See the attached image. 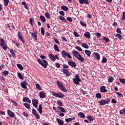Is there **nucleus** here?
<instances>
[{"label": "nucleus", "instance_id": "obj_17", "mask_svg": "<svg viewBox=\"0 0 125 125\" xmlns=\"http://www.w3.org/2000/svg\"><path fill=\"white\" fill-rule=\"evenodd\" d=\"M84 37L85 38H86V39H90L91 36L90 35V33L89 32H86L84 33L83 35Z\"/></svg>", "mask_w": 125, "mask_h": 125}, {"label": "nucleus", "instance_id": "obj_42", "mask_svg": "<svg viewBox=\"0 0 125 125\" xmlns=\"http://www.w3.org/2000/svg\"><path fill=\"white\" fill-rule=\"evenodd\" d=\"M18 76L21 80H24V77H23V75H22V74H21V73H19L18 74Z\"/></svg>", "mask_w": 125, "mask_h": 125}, {"label": "nucleus", "instance_id": "obj_38", "mask_svg": "<svg viewBox=\"0 0 125 125\" xmlns=\"http://www.w3.org/2000/svg\"><path fill=\"white\" fill-rule=\"evenodd\" d=\"M82 46L84 48L88 49L89 46L87 44H85V43H83L82 44Z\"/></svg>", "mask_w": 125, "mask_h": 125}, {"label": "nucleus", "instance_id": "obj_26", "mask_svg": "<svg viewBox=\"0 0 125 125\" xmlns=\"http://www.w3.org/2000/svg\"><path fill=\"white\" fill-rule=\"evenodd\" d=\"M121 34L117 33L115 35L116 38H117V39H118V40H119L120 41H122V39L123 38V36Z\"/></svg>", "mask_w": 125, "mask_h": 125}, {"label": "nucleus", "instance_id": "obj_55", "mask_svg": "<svg viewBox=\"0 0 125 125\" xmlns=\"http://www.w3.org/2000/svg\"><path fill=\"white\" fill-rule=\"evenodd\" d=\"M102 62V63H106V62H107V59H106L105 57H103Z\"/></svg>", "mask_w": 125, "mask_h": 125}, {"label": "nucleus", "instance_id": "obj_60", "mask_svg": "<svg viewBox=\"0 0 125 125\" xmlns=\"http://www.w3.org/2000/svg\"><path fill=\"white\" fill-rule=\"evenodd\" d=\"M32 114H33V115L37 114V111H36L35 109H33L32 110Z\"/></svg>", "mask_w": 125, "mask_h": 125}, {"label": "nucleus", "instance_id": "obj_46", "mask_svg": "<svg viewBox=\"0 0 125 125\" xmlns=\"http://www.w3.org/2000/svg\"><path fill=\"white\" fill-rule=\"evenodd\" d=\"M36 86L37 89H38L39 90H42V87L40 85H39V83H36Z\"/></svg>", "mask_w": 125, "mask_h": 125}, {"label": "nucleus", "instance_id": "obj_57", "mask_svg": "<svg viewBox=\"0 0 125 125\" xmlns=\"http://www.w3.org/2000/svg\"><path fill=\"white\" fill-rule=\"evenodd\" d=\"M95 35L98 37V38H101V34H100V33H98V32H96L95 33Z\"/></svg>", "mask_w": 125, "mask_h": 125}, {"label": "nucleus", "instance_id": "obj_61", "mask_svg": "<svg viewBox=\"0 0 125 125\" xmlns=\"http://www.w3.org/2000/svg\"><path fill=\"white\" fill-rule=\"evenodd\" d=\"M32 114H33V115L37 114V111H36L35 109H33L32 110Z\"/></svg>", "mask_w": 125, "mask_h": 125}, {"label": "nucleus", "instance_id": "obj_49", "mask_svg": "<svg viewBox=\"0 0 125 125\" xmlns=\"http://www.w3.org/2000/svg\"><path fill=\"white\" fill-rule=\"evenodd\" d=\"M119 80L120 83H124V84H125V79L119 78Z\"/></svg>", "mask_w": 125, "mask_h": 125}, {"label": "nucleus", "instance_id": "obj_27", "mask_svg": "<svg viewBox=\"0 0 125 125\" xmlns=\"http://www.w3.org/2000/svg\"><path fill=\"white\" fill-rule=\"evenodd\" d=\"M10 52L13 57L14 58L16 57V54H15V50H13L12 49L10 50Z\"/></svg>", "mask_w": 125, "mask_h": 125}, {"label": "nucleus", "instance_id": "obj_8", "mask_svg": "<svg viewBox=\"0 0 125 125\" xmlns=\"http://www.w3.org/2000/svg\"><path fill=\"white\" fill-rule=\"evenodd\" d=\"M27 85H28V83H27V80H25L21 83V86L22 88L24 89H27Z\"/></svg>", "mask_w": 125, "mask_h": 125}, {"label": "nucleus", "instance_id": "obj_48", "mask_svg": "<svg viewBox=\"0 0 125 125\" xmlns=\"http://www.w3.org/2000/svg\"><path fill=\"white\" fill-rule=\"evenodd\" d=\"M80 24L81 25L83 26V27H86V23L83 21H80Z\"/></svg>", "mask_w": 125, "mask_h": 125}, {"label": "nucleus", "instance_id": "obj_14", "mask_svg": "<svg viewBox=\"0 0 125 125\" xmlns=\"http://www.w3.org/2000/svg\"><path fill=\"white\" fill-rule=\"evenodd\" d=\"M62 71L63 73H64V74L67 76V77H70L71 74L70 73V72H69L68 69H65L63 68L62 69Z\"/></svg>", "mask_w": 125, "mask_h": 125}, {"label": "nucleus", "instance_id": "obj_13", "mask_svg": "<svg viewBox=\"0 0 125 125\" xmlns=\"http://www.w3.org/2000/svg\"><path fill=\"white\" fill-rule=\"evenodd\" d=\"M39 104V101L36 99H34L32 100V104L35 108H37L38 104Z\"/></svg>", "mask_w": 125, "mask_h": 125}, {"label": "nucleus", "instance_id": "obj_20", "mask_svg": "<svg viewBox=\"0 0 125 125\" xmlns=\"http://www.w3.org/2000/svg\"><path fill=\"white\" fill-rule=\"evenodd\" d=\"M59 19H60L62 22H64V23H67V20H66V19L64 17L62 16H60L59 17Z\"/></svg>", "mask_w": 125, "mask_h": 125}, {"label": "nucleus", "instance_id": "obj_43", "mask_svg": "<svg viewBox=\"0 0 125 125\" xmlns=\"http://www.w3.org/2000/svg\"><path fill=\"white\" fill-rule=\"evenodd\" d=\"M57 103L58 105L61 107H62V106H63V103H62V102H61V101H58L57 102Z\"/></svg>", "mask_w": 125, "mask_h": 125}, {"label": "nucleus", "instance_id": "obj_33", "mask_svg": "<svg viewBox=\"0 0 125 125\" xmlns=\"http://www.w3.org/2000/svg\"><path fill=\"white\" fill-rule=\"evenodd\" d=\"M38 111L40 114H42V104L39 105Z\"/></svg>", "mask_w": 125, "mask_h": 125}, {"label": "nucleus", "instance_id": "obj_39", "mask_svg": "<svg viewBox=\"0 0 125 125\" xmlns=\"http://www.w3.org/2000/svg\"><path fill=\"white\" fill-rule=\"evenodd\" d=\"M45 16L48 19H50L51 18V17H50V14H49V13L48 12L45 13Z\"/></svg>", "mask_w": 125, "mask_h": 125}, {"label": "nucleus", "instance_id": "obj_23", "mask_svg": "<svg viewBox=\"0 0 125 125\" xmlns=\"http://www.w3.org/2000/svg\"><path fill=\"white\" fill-rule=\"evenodd\" d=\"M61 8L62 10H64V11H68L69 10V8H68V7L65 5L61 6Z\"/></svg>", "mask_w": 125, "mask_h": 125}, {"label": "nucleus", "instance_id": "obj_9", "mask_svg": "<svg viewBox=\"0 0 125 125\" xmlns=\"http://www.w3.org/2000/svg\"><path fill=\"white\" fill-rule=\"evenodd\" d=\"M18 35L19 40L22 42V43H24L25 42V40H24V39L23 38V35L21 34V32L19 31L18 32Z\"/></svg>", "mask_w": 125, "mask_h": 125}, {"label": "nucleus", "instance_id": "obj_32", "mask_svg": "<svg viewBox=\"0 0 125 125\" xmlns=\"http://www.w3.org/2000/svg\"><path fill=\"white\" fill-rule=\"evenodd\" d=\"M94 56H95L97 60H100V55L98 53H95Z\"/></svg>", "mask_w": 125, "mask_h": 125}, {"label": "nucleus", "instance_id": "obj_58", "mask_svg": "<svg viewBox=\"0 0 125 125\" xmlns=\"http://www.w3.org/2000/svg\"><path fill=\"white\" fill-rule=\"evenodd\" d=\"M75 48L76 49H77V50H79V51H83V49H82V48L78 46H76L75 47Z\"/></svg>", "mask_w": 125, "mask_h": 125}, {"label": "nucleus", "instance_id": "obj_45", "mask_svg": "<svg viewBox=\"0 0 125 125\" xmlns=\"http://www.w3.org/2000/svg\"><path fill=\"white\" fill-rule=\"evenodd\" d=\"M41 30L42 35L43 36H44V33L45 32V30H44V28L43 27H42L41 28Z\"/></svg>", "mask_w": 125, "mask_h": 125}, {"label": "nucleus", "instance_id": "obj_41", "mask_svg": "<svg viewBox=\"0 0 125 125\" xmlns=\"http://www.w3.org/2000/svg\"><path fill=\"white\" fill-rule=\"evenodd\" d=\"M108 81L109 83H113V82H114V77H113V76H110L108 79Z\"/></svg>", "mask_w": 125, "mask_h": 125}, {"label": "nucleus", "instance_id": "obj_35", "mask_svg": "<svg viewBox=\"0 0 125 125\" xmlns=\"http://www.w3.org/2000/svg\"><path fill=\"white\" fill-rule=\"evenodd\" d=\"M17 66L18 68H19V69H20V70H21V71H22V70L24 69V67H23V66L21 64L18 63L17 64Z\"/></svg>", "mask_w": 125, "mask_h": 125}, {"label": "nucleus", "instance_id": "obj_34", "mask_svg": "<svg viewBox=\"0 0 125 125\" xmlns=\"http://www.w3.org/2000/svg\"><path fill=\"white\" fill-rule=\"evenodd\" d=\"M87 120L90 121V122H92V121H94V118H93V116H88L86 117Z\"/></svg>", "mask_w": 125, "mask_h": 125}, {"label": "nucleus", "instance_id": "obj_25", "mask_svg": "<svg viewBox=\"0 0 125 125\" xmlns=\"http://www.w3.org/2000/svg\"><path fill=\"white\" fill-rule=\"evenodd\" d=\"M84 52L85 54L88 56V57H90L91 54V52L89 50H85Z\"/></svg>", "mask_w": 125, "mask_h": 125}, {"label": "nucleus", "instance_id": "obj_52", "mask_svg": "<svg viewBox=\"0 0 125 125\" xmlns=\"http://www.w3.org/2000/svg\"><path fill=\"white\" fill-rule=\"evenodd\" d=\"M116 32L118 34H122V30H121V29L119 27L117 28Z\"/></svg>", "mask_w": 125, "mask_h": 125}, {"label": "nucleus", "instance_id": "obj_50", "mask_svg": "<svg viewBox=\"0 0 125 125\" xmlns=\"http://www.w3.org/2000/svg\"><path fill=\"white\" fill-rule=\"evenodd\" d=\"M103 40L105 42H109V38L104 37L103 38Z\"/></svg>", "mask_w": 125, "mask_h": 125}, {"label": "nucleus", "instance_id": "obj_21", "mask_svg": "<svg viewBox=\"0 0 125 125\" xmlns=\"http://www.w3.org/2000/svg\"><path fill=\"white\" fill-rule=\"evenodd\" d=\"M48 56L50 57V59H51V60H52L53 61H55V60H56L55 56L53 54H49Z\"/></svg>", "mask_w": 125, "mask_h": 125}, {"label": "nucleus", "instance_id": "obj_51", "mask_svg": "<svg viewBox=\"0 0 125 125\" xmlns=\"http://www.w3.org/2000/svg\"><path fill=\"white\" fill-rule=\"evenodd\" d=\"M23 105H24V107H25V108H26L27 109H30V105L28 104L24 103V104H23Z\"/></svg>", "mask_w": 125, "mask_h": 125}, {"label": "nucleus", "instance_id": "obj_47", "mask_svg": "<svg viewBox=\"0 0 125 125\" xmlns=\"http://www.w3.org/2000/svg\"><path fill=\"white\" fill-rule=\"evenodd\" d=\"M96 97H97V98H99V99H101L102 98V96H101V94L98 93L96 94Z\"/></svg>", "mask_w": 125, "mask_h": 125}, {"label": "nucleus", "instance_id": "obj_37", "mask_svg": "<svg viewBox=\"0 0 125 125\" xmlns=\"http://www.w3.org/2000/svg\"><path fill=\"white\" fill-rule=\"evenodd\" d=\"M4 6L6 7L8 5V3H9V0H4Z\"/></svg>", "mask_w": 125, "mask_h": 125}, {"label": "nucleus", "instance_id": "obj_7", "mask_svg": "<svg viewBox=\"0 0 125 125\" xmlns=\"http://www.w3.org/2000/svg\"><path fill=\"white\" fill-rule=\"evenodd\" d=\"M0 45L4 50H6L7 47L5 45V42H4V40L3 39H0Z\"/></svg>", "mask_w": 125, "mask_h": 125}, {"label": "nucleus", "instance_id": "obj_54", "mask_svg": "<svg viewBox=\"0 0 125 125\" xmlns=\"http://www.w3.org/2000/svg\"><path fill=\"white\" fill-rule=\"evenodd\" d=\"M73 35L75 36V37H76L77 38H79L80 37V35H79V34L77 33L76 31H74Z\"/></svg>", "mask_w": 125, "mask_h": 125}, {"label": "nucleus", "instance_id": "obj_40", "mask_svg": "<svg viewBox=\"0 0 125 125\" xmlns=\"http://www.w3.org/2000/svg\"><path fill=\"white\" fill-rule=\"evenodd\" d=\"M54 48L55 51H60V50L59 49V48L58 47V46H57V44H55L54 45Z\"/></svg>", "mask_w": 125, "mask_h": 125}, {"label": "nucleus", "instance_id": "obj_44", "mask_svg": "<svg viewBox=\"0 0 125 125\" xmlns=\"http://www.w3.org/2000/svg\"><path fill=\"white\" fill-rule=\"evenodd\" d=\"M33 22H35V20H34L33 18H30L29 24H30L31 26H33Z\"/></svg>", "mask_w": 125, "mask_h": 125}, {"label": "nucleus", "instance_id": "obj_28", "mask_svg": "<svg viewBox=\"0 0 125 125\" xmlns=\"http://www.w3.org/2000/svg\"><path fill=\"white\" fill-rule=\"evenodd\" d=\"M68 52H66L65 50H62V55L63 58H66V55Z\"/></svg>", "mask_w": 125, "mask_h": 125}, {"label": "nucleus", "instance_id": "obj_1", "mask_svg": "<svg viewBox=\"0 0 125 125\" xmlns=\"http://www.w3.org/2000/svg\"><path fill=\"white\" fill-rule=\"evenodd\" d=\"M72 53L73 55H74V56H75V57L77 58V59H78V60H79V61L83 62L84 61V59L83 58V56H82V55L80 53H79L78 51L74 50L72 51Z\"/></svg>", "mask_w": 125, "mask_h": 125}, {"label": "nucleus", "instance_id": "obj_11", "mask_svg": "<svg viewBox=\"0 0 125 125\" xmlns=\"http://www.w3.org/2000/svg\"><path fill=\"white\" fill-rule=\"evenodd\" d=\"M100 91L101 92L106 93L108 91L106 89V86L103 85L100 87Z\"/></svg>", "mask_w": 125, "mask_h": 125}, {"label": "nucleus", "instance_id": "obj_6", "mask_svg": "<svg viewBox=\"0 0 125 125\" xmlns=\"http://www.w3.org/2000/svg\"><path fill=\"white\" fill-rule=\"evenodd\" d=\"M73 83L75 84H80V82H82V80L80 79L79 74H76L74 78L73 79Z\"/></svg>", "mask_w": 125, "mask_h": 125}, {"label": "nucleus", "instance_id": "obj_4", "mask_svg": "<svg viewBox=\"0 0 125 125\" xmlns=\"http://www.w3.org/2000/svg\"><path fill=\"white\" fill-rule=\"evenodd\" d=\"M111 100L110 99H107L106 100L102 99L99 101L98 103L101 106H103L106 105V104H109Z\"/></svg>", "mask_w": 125, "mask_h": 125}, {"label": "nucleus", "instance_id": "obj_62", "mask_svg": "<svg viewBox=\"0 0 125 125\" xmlns=\"http://www.w3.org/2000/svg\"><path fill=\"white\" fill-rule=\"evenodd\" d=\"M11 102L13 104L14 106H17V103H16L14 100H12Z\"/></svg>", "mask_w": 125, "mask_h": 125}, {"label": "nucleus", "instance_id": "obj_24", "mask_svg": "<svg viewBox=\"0 0 125 125\" xmlns=\"http://www.w3.org/2000/svg\"><path fill=\"white\" fill-rule=\"evenodd\" d=\"M40 98H44L45 97V94L43 92L41 91L39 93Z\"/></svg>", "mask_w": 125, "mask_h": 125}, {"label": "nucleus", "instance_id": "obj_18", "mask_svg": "<svg viewBox=\"0 0 125 125\" xmlns=\"http://www.w3.org/2000/svg\"><path fill=\"white\" fill-rule=\"evenodd\" d=\"M74 120H76V117L72 118H68L65 119V121L66 123H70L72 121H74Z\"/></svg>", "mask_w": 125, "mask_h": 125}, {"label": "nucleus", "instance_id": "obj_10", "mask_svg": "<svg viewBox=\"0 0 125 125\" xmlns=\"http://www.w3.org/2000/svg\"><path fill=\"white\" fill-rule=\"evenodd\" d=\"M7 114L8 116L10 117V118H14V116H15V114L14 113L10 110H7Z\"/></svg>", "mask_w": 125, "mask_h": 125}, {"label": "nucleus", "instance_id": "obj_29", "mask_svg": "<svg viewBox=\"0 0 125 125\" xmlns=\"http://www.w3.org/2000/svg\"><path fill=\"white\" fill-rule=\"evenodd\" d=\"M9 74V72L7 70H4V71L2 72V75L3 76H4V77H7Z\"/></svg>", "mask_w": 125, "mask_h": 125}, {"label": "nucleus", "instance_id": "obj_56", "mask_svg": "<svg viewBox=\"0 0 125 125\" xmlns=\"http://www.w3.org/2000/svg\"><path fill=\"white\" fill-rule=\"evenodd\" d=\"M116 94L120 96V97H124V95L119 92H116Z\"/></svg>", "mask_w": 125, "mask_h": 125}, {"label": "nucleus", "instance_id": "obj_36", "mask_svg": "<svg viewBox=\"0 0 125 125\" xmlns=\"http://www.w3.org/2000/svg\"><path fill=\"white\" fill-rule=\"evenodd\" d=\"M57 109H59L61 111V112H62V113H66V111H65V109L64 108L61 107V106H58Z\"/></svg>", "mask_w": 125, "mask_h": 125}, {"label": "nucleus", "instance_id": "obj_31", "mask_svg": "<svg viewBox=\"0 0 125 125\" xmlns=\"http://www.w3.org/2000/svg\"><path fill=\"white\" fill-rule=\"evenodd\" d=\"M78 116L79 117H80V118H82V119H83V118L85 117V115L83 112L79 113Z\"/></svg>", "mask_w": 125, "mask_h": 125}, {"label": "nucleus", "instance_id": "obj_19", "mask_svg": "<svg viewBox=\"0 0 125 125\" xmlns=\"http://www.w3.org/2000/svg\"><path fill=\"white\" fill-rule=\"evenodd\" d=\"M56 121L58 124V125H63L64 122H63V120L60 119L59 118H57Z\"/></svg>", "mask_w": 125, "mask_h": 125}, {"label": "nucleus", "instance_id": "obj_12", "mask_svg": "<svg viewBox=\"0 0 125 125\" xmlns=\"http://www.w3.org/2000/svg\"><path fill=\"white\" fill-rule=\"evenodd\" d=\"M68 64L70 66V67H72V68H75V67L77 66L76 62L71 61L68 62Z\"/></svg>", "mask_w": 125, "mask_h": 125}, {"label": "nucleus", "instance_id": "obj_3", "mask_svg": "<svg viewBox=\"0 0 125 125\" xmlns=\"http://www.w3.org/2000/svg\"><path fill=\"white\" fill-rule=\"evenodd\" d=\"M56 83L59 88H60L61 90L64 91V92H66V93L68 92L67 89L65 88V86H64V85H63V83H62V82L60 81H57Z\"/></svg>", "mask_w": 125, "mask_h": 125}, {"label": "nucleus", "instance_id": "obj_15", "mask_svg": "<svg viewBox=\"0 0 125 125\" xmlns=\"http://www.w3.org/2000/svg\"><path fill=\"white\" fill-rule=\"evenodd\" d=\"M79 2L81 4H83L84 3L86 5L89 4L88 0H79Z\"/></svg>", "mask_w": 125, "mask_h": 125}, {"label": "nucleus", "instance_id": "obj_5", "mask_svg": "<svg viewBox=\"0 0 125 125\" xmlns=\"http://www.w3.org/2000/svg\"><path fill=\"white\" fill-rule=\"evenodd\" d=\"M52 95L53 96H55V97H58L59 98H63L65 96V95L64 94L62 93L61 92H59L58 93L53 91L52 92Z\"/></svg>", "mask_w": 125, "mask_h": 125}, {"label": "nucleus", "instance_id": "obj_30", "mask_svg": "<svg viewBox=\"0 0 125 125\" xmlns=\"http://www.w3.org/2000/svg\"><path fill=\"white\" fill-rule=\"evenodd\" d=\"M40 18L42 22H43V23L45 22V21H46V20H45V18L44 17V16H42V15H41L40 17Z\"/></svg>", "mask_w": 125, "mask_h": 125}, {"label": "nucleus", "instance_id": "obj_53", "mask_svg": "<svg viewBox=\"0 0 125 125\" xmlns=\"http://www.w3.org/2000/svg\"><path fill=\"white\" fill-rule=\"evenodd\" d=\"M34 116L35 117V118H36V119H37V120H40V115L36 113Z\"/></svg>", "mask_w": 125, "mask_h": 125}, {"label": "nucleus", "instance_id": "obj_64", "mask_svg": "<svg viewBox=\"0 0 125 125\" xmlns=\"http://www.w3.org/2000/svg\"><path fill=\"white\" fill-rule=\"evenodd\" d=\"M56 65V67H57V68H60V63H58V62H56L55 63Z\"/></svg>", "mask_w": 125, "mask_h": 125}, {"label": "nucleus", "instance_id": "obj_16", "mask_svg": "<svg viewBox=\"0 0 125 125\" xmlns=\"http://www.w3.org/2000/svg\"><path fill=\"white\" fill-rule=\"evenodd\" d=\"M31 36L33 37V38L35 40V41H38L37 38H38V32H35V33H31Z\"/></svg>", "mask_w": 125, "mask_h": 125}, {"label": "nucleus", "instance_id": "obj_59", "mask_svg": "<svg viewBox=\"0 0 125 125\" xmlns=\"http://www.w3.org/2000/svg\"><path fill=\"white\" fill-rule=\"evenodd\" d=\"M66 19L67 21H69V22H73V19H72V18L71 17H68L66 18Z\"/></svg>", "mask_w": 125, "mask_h": 125}, {"label": "nucleus", "instance_id": "obj_63", "mask_svg": "<svg viewBox=\"0 0 125 125\" xmlns=\"http://www.w3.org/2000/svg\"><path fill=\"white\" fill-rule=\"evenodd\" d=\"M59 13L62 16H64L65 15V13H64V11H60Z\"/></svg>", "mask_w": 125, "mask_h": 125}, {"label": "nucleus", "instance_id": "obj_2", "mask_svg": "<svg viewBox=\"0 0 125 125\" xmlns=\"http://www.w3.org/2000/svg\"><path fill=\"white\" fill-rule=\"evenodd\" d=\"M37 61L38 63L42 66V67H43V68H47V66H48V62L46 61L45 60H41V59H37Z\"/></svg>", "mask_w": 125, "mask_h": 125}, {"label": "nucleus", "instance_id": "obj_22", "mask_svg": "<svg viewBox=\"0 0 125 125\" xmlns=\"http://www.w3.org/2000/svg\"><path fill=\"white\" fill-rule=\"evenodd\" d=\"M23 102H26L27 103H31L32 102L31 100L29 98L24 97L23 99Z\"/></svg>", "mask_w": 125, "mask_h": 125}]
</instances>
